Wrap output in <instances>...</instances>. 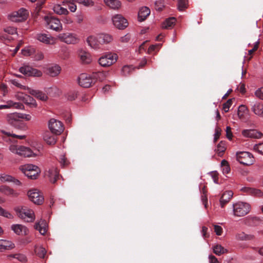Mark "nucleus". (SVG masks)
<instances>
[{"instance_id":"nucleus-26","label":"nucleus","mask_w":263,"mask_h":263,"mask_svg":"<svg viewBox=\"0 0 263 263\" xmlns=\"http://www.w3.org/2000/svg\"><path fill=\"white\" fill-rule=\"evenodd\" d=\"M34 228L38 230L41 234L44 235L47 231L46 222L45 220H41L34 225Z\"/></svg>"},{"instance_id":"nucleus-11","label":"nucleus","mask_w":263,"mask_h":263,"mask_svg":"<svg viewBox=\"0 0 263 263\" xmlns=\"http://www.w3.org/2000/svg\"><path fill=\"white\" fill-rule=\"evenodd\" d=\"M112 21L114 26L119 29L123 30L128 25L127 20L121 14L114 15Z\"/></svg>"},{"instance_id":"nucleus-56","label":"nucleus","mask_w":263,"mask_h":263,"mask_svg":"<svg viewBox=\"0 0 263 263\" xmlns=\"http://www.w3.org/2000/svg\"><path fill=\"white\" fill-rule=\"evenodd\" d=\"M160 48V44L152 45L148 48V52L151 53L152 52L155 51L156 49L158 50Z\"/></svg>"},{"instance_id":"nucleus-62","label":"nucleus","mask_w":263,"mask_h":263,"mask_svg":"<svg viewBox=\"0 0 263 263\" xmlns=\"http://www.w3.org/2000/svg\"><path fill=\"white\" fill-rule=\"evenodd\" d=\"M237 89L238 91L242 93H244L246 92L245 85L244 84H240L237 87Z\"/></svg>"},{"instance_id":"nucleus-5","label":"nucleus","mask_w":263,"mask_h":263,"mask_svg":"<svg viewBox=\"0 0 263 263\" xmlns=\"http://www.w3.org/2000/svg\"><path fill=\"white\" fill-rule=\"evenodd\" d=\"M9 149L12 153L24 157H31L33 154L29 148L24 146L11 145Z\"/></svg>"},{"instance_id":"nucleus-21","label":"nucleus","mask_w":263,"mask_h":263,"mask_svg":"<svg viewBox=\"0 0 263 263\" xmlns=\"http://www.w3.org/2000/svg\"><path fill=\"white\" fill-rule=\"evenodd\" d=\"M233 195V193L232 191H226L223 193L220 200V205L222 208H223L225 204L229 202L232 197Z\"/></svg>"},{"instance_id":"nucleus-49","label":"nucleus","mask_w":263,"mask_h":263,"mask_svg":"<svg viewBox=\"0 0 263 263\" xmlns=\"http://www.w3.org/2000/svg\"><path fill=\"white\" fill-rule=\"evenodd\" d=\"M155 9L158 11H161L164 7V3L162 1H158L155 3Z\"/></svg>"},{"instance_id":"nucleus-3","label":"nucleus","mask_w":263,"mask_h":263,"mask_svg":"<svg viewBox=\"0 0 263 263\" xmlns=\"http://www.w3.org/2000/svg\"><path fill=\"white\" fill-rule=\"evenodd\" d=\"M20 169L25 176L31 179H35L40 172V169L33 164L24 165L21 167Z\"/></svg>"},{"instance_id":"nucleus-18","label":"nucleus","mask_w":263,"mask_h":263,"mask_svg":"<svg viewBox=\"0 0 263 263\" xmlns=\"http://www.w3.org/2000/svg\"><path fill=\"white\" fill-rule=\"evenodd\" d=\"M242 135L245 137L260 139L263 134L256 129H244L242 131Z\"/></svg>"},{"instance_id":"nucleus-50","label":"nucleus","mask_w":263,"mask_h":263,"mask_svg":"<svg viewBox=\"0 0 263 263\" xmlns=\"http://www.w3.org/2000/svg\"><path fill=\"white\" fill-rule=\"evenodd\" d=\"M14 258L18 259L19 261L22 262H25L27 261V258L25 255L21 254H15Z\"/></svg>"},{"instance_id":"nucleus-23","label":"nucleus","mask_w":263,"mask_h":263,"mask_svg":"<svg viewBox=\"0 0 263 263\" xmlns=\"http://www.w3.org/2000/svg\"><path fill=\"white\" fill-rule=\"evenodd\" d=\"M241 191L249 195L255 196L257 197H261L263 195V193L260 190L249 187H245L241 189Z\"/></svg>"},{"instance_id":"nucleus-17","label":"nucleus","mask_w":263,"mask_h":263,"mask_svg":"<svg viewBox=\"0 0 263 263\" xmlns=\"http://www.w3.org/2000/svg\"><path fill=\"white\" fill-rule=\"evenodd\" d=\"M45 176L47 177L52 183H55L59 178V172L57 168L52 167L45 172Z\"/></svg>"},{"instance_id":"nucleus-14","label":"nucleus","mask_w":263,"mask_h":263,"mask_svg":"<svg viewBox=\"0 0 263 263\" xmlns=\"http://www.w3.org/2000/svg\"><path fill=\"white\" fill-rule=\"evenodd\" d=\"M27 194L30 200L35 204H41L43 202V196L36 189L30 190L28 192Z\"/></svg>"},{"instance_id":"nucleus-30","label":"nucleus","mask_w":263,"mask_h":263,"mask_svg":"<svg viewBox=\"0 0 263 263\" xmlns=\"http://www.w3.org/2000/svg\"><path fill=\"white\" fill-rule=\"evenodd\" d=\"M99 36V42L100 44H107L111 42L112 40V37L108 34H100Z\"/></svg>"},{"instance_id":"nucleus-40","label":"nucleus","mask_w":263,"mask_h":263,"mask_svg":"<svg viewBox=\"0 0 263 263\" xmlns=\"http://www.w3.org/2000/svg\"><path fill=\"white\" fill-rule=\"evenodd\" d=\"M34 252L36 255L40 258H44L46 254V250L42 247H36L34 249Z\"/></svg>"},{"instance_id":"nucleus-13","label":"nucleus","mask_w":263,"mask_h":263,"mask_svg":"<svg viewBox=\"0 0 263 263\" xmlns=\"http://www.w3.org/2000/svg\"><path fill=\"white\" fill-rule=\"evenodd\" d=\"M48 126L50 131L55 135L61 134L64 130L62 123L54 119H51L49 120Z\"/></svg>"},{"instance_id":"nucleus-7","label":"nucleus","mask_w":263,"mask_h":263,"mask_svg":"<svg viewBox=\"0 0 263 263\" xmlns=\"http://www.w3.org/2000/svg\"><path fill=\"white\" fill-rule=\"evenodd\" d=\"M28 15V13L27 10L22 8L17 11L12 13L9 15V18L12 22H22L27 19Z\"/></svg>"},{"instance_id":"nucleus-1","label":"nucleus","mask_w":263,"mask_h":263,"mask_svg":"<svg viewBox=\"0 0 263 263\" xmlns=\"http://www.w3.org/2000/svg\"><path fill=\"white\" fill-rule=\"evenodd\" d=\"M104 77V73L97 71L93 72L92 75L82 73L79 77V85L84 88H88L93 85L97 80L102 81Z\"/></svg>"},{"instance_id":"nucleus-22","label":"nucleus","mask_w":263,"mask_h":263,"mask_svg":"<svg viewBox=\"0 0 263 263\" xmlns=\"http://www.w3.org/2000/svg\"><path fill=\"white\" fill-rule=\"evenodd\" d=\"M27 90H28V92L30 94L42 101H46L48 98L46 95L41 91L31 89L29 88H27Z\"/></svg>"},{"instance_id":"nucleus-24","label":"nucleus","mask_w":263,"mask_h":263,"mask_svg":"<svg viewBox=\"0 0 263 263\" xmlns=\"http://www.w3.org/2000/svg\"><path fill=\"white\" fill-rule=\"evenodd\" d=\"M53 134L51 132H47L44 134V140L49 145H53L56 142V136Z\"/></svg>"},{"instance_id":"nucleus-47","label":"nucleus","mask_w":263,"mask_h":263,"mask_svg":"<svg viewBox=\"0 0 263 263\" xmlns=\"http://www.w3.org/2000/svg\"><path fill=\"white\" fill-rule=\"evenodd\" d=\"M233 102V99H229L226 103L223 105V109L225 112H228L229 110L230 106L232 105Z\"/></svg>"},{"instance_id":"nucleus-51","label":"nucleus","mask_w":263,"mask_h":263,"mask_svg":"<svg viewBox=\"0 0 263 263\" xmlns=\"http://www.w3.org/2000/svg\"><path fill=\"white\" fill-rule=\"evenodd\" d=\"M254 149L257 151L259 153L263 155V143L255 144L254 146Z\"/></svg>"},{"instance_id":"nucleus-15","label":"nucleus","mask_w":263,"mask_h":263,"mask_svg":"<svg viewBox=\"0 0 263 263\" xmlns=\"http://www.w3.org/2000/svg\"><path fill=\"white\" fill-rule=\"evenodd\" d=\"M59 39L66 44H76L78 39L73 34L70 33H61L58 35Z\"/></svg>"},{"instance_id":"nucleus-4","label":"nucleus","mask_w":263,"mask_h":263,"mask_svg":"<svg viewBox=\"0 0 263 263\" xmlns=\"http://www.w3.org/2000/svg\"><path fill=\"white\" fill-rule=\"evenodd\" d=\"M250 210L249 204L243 202H238L233 204V213L236 216H243L247 214Z\"/></svg>"},{"instance_id":"nucleus-25","label":"nucleus","mask_w":263,"mask_h":263,"mask_svg":"<svg viewBox=\"0 0 263 263\" xmlns=\"http://www.w3.org/2000/svg\"><path fill=\"white\" fill-rule=\"evenodd\" d=\"M151 11L149 9L146 7H142L138 13V19L140 22L144 21L146 17L149 15Z\"/></svg>"},{"instance_id":"nucleus-43","label":"nucleus","mask_w":263,"mask_h":263,"mask_svg":"<svg viewBox=\"0 0 263 263\" xmlns=\"http://www.w3.org/2000/svg\"><path fill=\"white\" fill-rule=\"evenodd\" d=\"M222 172L223 174H228L230 171V167L228 162L226 160H222L221 162Z\"/></svg>"},{"instance_id":"nucleus-32","label":"nucleus","mask_w":263,"mask_h":263,"mask_svg":"<svg viewBox=\"0 0 263 263\" xmlns=\"http://www.w3.org/2000/svg\"><path fill=\"white\" fill-rule=\"evenodd\" d=\"M14 247V245L10 241L6 240H0V250H6V249H11L13 248Z\"/></svg>"},{"instance_id":"nucleus-46","label":"nucleus","mask_w":263,"mask_h":263,"mask_svg":"<svg viewBox=\"0 0 263 263\" xmlns=\"http://www.w3.org/2000/svg\"><path fill=\"white\" fill-rule=\"evenodd\" d=\"M10 82L13 85H14V86H15L21 89H25V90L27 89L26 86L23 85L17 79H14L11 80Z\"/></svg>"},{"instance_id":"nucleus-42","label":"nucleus","mask_w":263,"mask_h":263,"mask_svg":"<svg viewBox=\"0 0 263 263\" xmlns=\"http://www.w3.org/2000/svg\"><path fill=\"white\" fill-rule=\"evenodd\" d=\"M187 0H178V9L179 11H183L187 7Z\"/></svg>"},{"instance_id":"nucleus-28","label":"nucleus","mask_w":263,"mask_h":263,"mask_svg":"<svg viewBox=\"0 0 263 263\" xmlns=\"http://www.w3.org/2000/svg\"><path fill=\"white\" fill-rule=\"evenodd\" d=\"M254 113L259 116L263 117V104L259 102H256L252 108Z\"/></svg>"},{"instance_id":"nucleus-53","label":"nucleus","mask_w":263,"mask_h":263,"mask_svg":"<svg viewBox=\"0 0 263 263\" xmlns=\"http://www.w3.org/2000/svg\"><path fill=\"white\" fill-rule=\"evenodd\" d=\"M77 97V92L75 91L70 92L67 95V99L70 101L75 100Z\"/></svg>"},{"instance_id":"nucleus-63","label":"nucleus","mask_w":263,"mask_h":263,"mask_svg":"<svg viewBox=\"0 0 263 263\" xmlns=\"http://www.w3.org/2000/svg\"><path fill=\"white\" fill-rule=\"evenodd\" d=\"M209 260L210 263H219L217 258L212 255L209 256Z\"/></svg>"},{"instance_id":"nucleus-36","label":"nucleus","mask_w":263,"mask_h":263,"mask_svg":"<svg viewBox=\"0 0 263 263\" xmlns=\"http://www.w3.org/2000/svg\"><path fill=\"white\" fill-rule=\"evenodd\" d=\"M0 192L7 195H16V193L13 189L6 185H2L0 186Z\"/></svg>"},{"instance_id":"nucleus-8","label":"nucleus","mask_w":263,"mask_h":263,"mask_svg":"<svg viewBox=\"0 0 263 263\" xmlns=\"http://www.w3.org/2000/svg\"><path fill=\"white\" fill-rule=\"evenodd\" d=\"M8 123L14 127L20 129H25L26 126L25 123L20 119L19 116L15 114H11L8 117Z\"/></svg>"},{"instance_id":"nucleus-55","label":"nucleus","mask_w":263,"mask_h":263,"mask_svg":"<svg viewBox=\"0 0 263 263\" xmlns=\"http://www.w3.org/2000/svg\"><path fill=\"white\" fill-rule=\"evenodd\" d=\"M221 130L219 127H216L215 128V133L214 135V142H216L219 138L221 135Z\"/></svg>"},{"instance_id":"nucleus-52","label":"nucleus","mask_w":263,"mask_h":263,"mask_svg":"<svg viewBox=\"0 0 263 263\" xmlns=\"http://www.w3.org/2000/svg\"><path fill=\"white\" fill-rule=\"evenodd\" d=\"M225 149L226 148L224 146V144L222 142L218 144L217 152L219 153V155L220 154H222L224 152Z\"/></svg>"},{"instance_id":"nucleus-59","label":"nucleus","mask_w":263,"mask_h":263,"mask_svg":"<svg viewBox=\"0 0 263 263\" xmlns=\"http://www.w3.org/2000/svg\"><path fill=\"white\" fill-rule=\"evenodd\" d=\"M0 179L2 181H12V177L8 175L2 176L0 177Z\"/></svg>"},{"instance_id":"nucleus-6","label":"nucleus","mask_w":263,"mask_h":263,"mask_svg":"<svg viewBox=\"0 0 263 263\" xmlns=\"http://www.w3.org/2000/svg\"><path fill=\"white\" fill-rule=\"evenodd\" d=\"M236 159L241 164L250 165L254 162L253 155L247 152H239L236 153Z\"/></svg>"},{"instance_id":"nucleus-45","label":"nucleus","mask_w":263,"mask_h":263,"mask_svg":"<svg viewBox=\"0 0 263 263\" xmlns=\"http://www.w3.org/2000/svg\"><path fill=\"white\" fill-rule=\"evenodd\" d=\"M133 70V68L132 66L125 65L123 67L122 69V72L123 73V75L125 76H127L129 75L131 71Z\"/></svg>"},{"instance_id":"nucleus-39","label":"nucleus","mask_w":263,"mask_h":263,"mask_svg":"<svg viewBox=\"0 0 263 263\" xmlns=\"http://www.w3.org/2000/svg\"><path fill=\"white\" fill-rule=\"evenodd\" d=\"M176 22V18L175 17H170L163 23L162 27L165 29H168L171 28L174 25Z\"/></svg>"},{"instance_id":"nucleus-54","label":"nucleus","mask_w":263,"mask_h":263,"mask_svg":"<svg viewBox=\"0 0 263 263\" xmlns=\"http://www.w3.org/2000/svg\"><path fill=\"white\" fill-rule=\"evenodd\" d=\"M256 97L263 100V87L258 89L255 92Z\"/></svg>"},{"instance_id":"nucleus-29","label":"nucleus","mask_w":263,"mask_h":263,"mask_svg":"<svg viewBox=\"0 0 263 263\" xmlns=\"http://www.w3.org/2000/svg\"><path fill=\"white\" fill-rule=\"evenodd\" d=\"M261 219L257 217H248L245 220V223L250 226H255L260 223Z\"/></svg>"},{"instance_id":"nucleus-58","label":"nucleus","mask_w":263,"mask_h":263,"mask_svg":"<svg viewBox=\"0 0 263 263\" xmlns=\"http://www.w3.org/2000/svg\"><path fill=\"white\" fill-rule=\"evenodd\" d=\"M214 231L217 235H221L222 233V229L220 226H214Z\"/></svg>"},{"instance_id":"nucleus-38","label":"nucleus","mask_w":263,"mask_h":263,"mask_svg":"<svg viewBox=\"0 0 263 263\" xmlns=\"http://www.w3.org/2000/svg\"><path fill=\"white\" fill-rule=\"evenodd\" d=\"M236 237L239 240H251L254 238V236L252 235L246 234L243 232H241L236 235Z\"/></svg>"},{"instance_id":"nucleus-19","label":"nucleus","mask_w":263,"mask_h":263,"mask_svg":"<svg viewBox=\"0 0 263 263\" xmlns=\"http://www.w3.org/2000/svg\"><path fill=\"white\" fill-rule=\"evenodd\" d=\"M11 229L16 234L18 235H26L28 233V229L22 224H13L11 226Z\"/></svg>"},{"instance_id":"nucleus-57","label":"nucleus","mask_w":263,"mask_h":263,"mask_svg":"<svg viewBox=\"0 0 263 263\" xmlns=\"http://www.w3.org/2000/svg\"><path fill=\"white\" fill-rule=\"evenodd\" d=\"M27 101H28L27 103L29 104L32 107H36L37 105L35 100L30 96H28Z\"/></svg>"},{"instance_id":"nucleus-16","label":"nucleus","mask_w":263,"mask_h":263,"mask_svg":"<svg viewBox=\"0 0 263 263\" xmlns=\"http://www.w3.org/2000/svg\"><path fill=\"white\" fill-rule=\"evenodd\" d=\"M16 28L13 27H7L4 29V33L0 35V39L2 41H10L12 37L9 34L13 35L16 33Z\"/></svg>"},{"instance_id":"nucleus-12","label":"nucleus","mask_w":263,"mask_h":263,"mask_svg":"<svg viewBox=\"0 0 263 263\" xmlns=\"http://www.w3.org/2000/svg\"><path fill=\"white\" fill-rule=\"evenodd\" d=\"M19 71L22 74L28 77H41L42 74L41 71L26 65L21 67L19 69Z\"/></svg>"},{"instance_id":"nucleus-60","label":"nucleus","mask_w":263,"mask_h":263,"mask_svg":"<svg viewBox=\"0 0 263 263\" xmlns=\"http://www.w3.org/2000/svg\"><path fill=\"white\" fill-rule=\"evenodd\" d=\"M226 136L229 139H231L232 137V133L231 132V128L227 126L226 128Z\"/></svg>"},{"instance_id":"nucleus-41","label":"nucleus","mask_w":263,"mask_h":263,"mask_svg":"<svg viewBox=\"0 0 263 263\" xmlns=\"http://www.w3.org/2000/svg\"><path fill=\"white\" fill-rule=\"evenodd\" d=\"M207 190L206 187L205 186H203L202 188L201 189V200L204 204L205 208H206L208 204V197L206 195Z\"/></svg>"},{"instance_id":"nucleus-20","label":"nucleus","mask_w":263,"mask_h":263,"mask_svg":"<svg viewBox=\"0 0 263 263\" xmlns=\"http://www.w3.org/2000/svg\"><path fill=\"white\" fill-rule=\"evenodd\" d=\"M87 42L92 48L97 49L101 48L100 43L99 42V36H95L90 35L87 39Z\"/></svg>"},{"instance_id":"nucleus-61","label":"nucleus","mask_w":263,"mask_h":263,"mask_svg":"<svg viewBox=\"0 0 263 263\" xmlns=\"http://www.w3.org/2000/svg\"><path fill=\"white\" fill-rule=\"evenodd\" d=\"M82 3L85 6H92L94 5V3L91 0H83Z\"/></svg>"},{"instance_id":"nucleus-2","label":"nucleus","mask_w":263,"mask_h":263,"mask_svg":"<svg viewBox=\"0 0 263 263\" xmlns=\"http://www.w3.org/2000/svg\"><path fill=\"white\" fill-rule=\"evenodd\" d=\"M118 58V57L117 54L107 52L99 58L98 62L102 67H109L117 61Z\"/></svg>"},{"instance_id":"nucleus-10","label":"nucleus","mask_w":263,"mask_h":263,"mask_svg":"<svg viewBox=\"0 0 263 263\" xmlns=\"http://www.w3.org/2000/svg\"><path fill=\"white\" fill-rule=\"evenodd\" d=\"M18 216L27 222H32L34 219L33 212L25 208L16 210Z\"/></svg>"},{"instance_id":"nucleus-48","label":"nucleus","mask_w":263,"mask_h":263,"mask_svg":"<svg viewBox=\"0 0 263 263\" xmlns=\"http://www.w3.org/2000/svg\"><path fill=\"white\" fill-rule=\"evenodd\" d=\"M15 115H17V116H19L20 119H24L26 121H29L31 119V116L28 114H20V113H15Z\"/></svg>"},{"instance_id":"nucleus-37","label":"nucleus","mask_w":263,"mask_h":263,"mask_svg":"<svg viewBox=\"0 0 263 263\" xmlns=\"http://www.w3.org/2000/svg\"><path fill=\"white\" fill-rule=\"evenodd\" d=\"M213 252L215 254L220 255L227 252L228 251L220 245H216L213 247Z\"/></svg>"},{"instance_id":"nucleus-9","label":"nucleus","mask_w":263,"mask_h":263,"mask_svg":"<svg viewBox=\"0 0 263 263\" xmlns=\"http://www.w3.org/2000/svg\"><path fill=\"white\" fill-rule=\"evenodd\" d=\"M45 21L48 28L59 31L62 29V25L59 19L50 16H45Z\"/></svg>"},{"instance_id":"nucleus-27","label":"nucleus","mask_w":263,"mask_h":263,"mask_svg":"<svg viewBox=\"0 0 263 263\" xmlns=\"http://www.w3.org/2000/svg\"><path fill=\"white\" fill-rule=\"evenodd\" d=\"M36 39L40 42H43L47 44H50L53 43V42H51V41H53V39L50 36H49L46 34H37Z\"/></svg>"},{"instance_id":"nucleus-64","label":"nucleus","mask_w":263,"mask_h":263,"mask_svg":"<svg viewBox=\"0 0 263 263\" xmlns=\"http://www.w3.org/2000/svg\"><path fill=\"white\" fill-rule=\"evenodd\" d=\"M1 215L5 217H7L8 218H9V219L13 218V216L11 213H9L8 212H7L4 210V212H3V213L1 214Z\"/></svg>"},{"instance_id":"nucleus-35","label":"nucleus","mask_w":263,"mask_h":263,"mask_svg":"<svg viewBox=\"0 0 263 263\" xmlns=\"http://www.w3.org/2000/svg\"><path fill=\"white\" fill-rule=\"evenodd\" d=\"M53 10L54 12L59 15H66L68 13V11L67 9L64 8L60 5H55L53 6Z\"/></svg>"},{"instance_id":"nucleus-31","label":"nucleus","mask_w":263,"mask_h":263,"mask_svg":"<svg viewBox=\"0 0 263 263\" xmlns=\"http://www.w3.org/2000/svg\"><path fill=\"white\" fill-rule=\"evenodd\" d=\"M79 57L83 64H89L91 62V56L88 52L81 51L79 53Z\"/></svg>"},{"instance_id":"nucleus-33","label":"nucleus","mask_w":263,"mask_h":263,"mask_svg":"<svg viewBox=\"0 0 263 263\" xmlns=\"http://www.w3.org/2000/svg\"><path fill=\"white\" fill-rule=\"evenodd\" d=\"M104 3L111 9H117L120 8L121 3L118 0H104Z\"/></svg>"},{"instance_id":"nucleus-34","label":"nucleus","mask_w":263,"mask_h":263,"mask_svg":"<svg viewBox=\"0 0 263 263\" xmlns=\"http://www.w3.org/2000/svg\"><path fill=\"white\" fill-rule=\"evenodd\" d=\"M61 71V67L58 65L49 67L48 69V74L51 77L58 76Z\"/></svg>"},{"instance_id":"nucleus-44","label":"nucleus","mask_w":263,"mask_h":263,"mask_svg":"<svg viewBox=\"0 0 263 263\" xmlns=\"http://www.w3.org/2000/svg\"><path fill=\"white\" fill-rule=\"evenodd\" d=\"M247 110V107L245 105H240L239 106L237 111V115L240 119L243 118L244 114Z\"/></svg>"}]
</instances>
